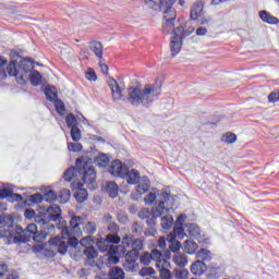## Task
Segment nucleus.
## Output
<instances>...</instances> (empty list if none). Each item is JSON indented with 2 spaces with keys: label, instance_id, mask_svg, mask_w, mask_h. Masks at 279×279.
<instances>
[{
  "label": "nucleus",
  "instance_id": "obj_48",
  "mask_svg": "<svg viewBox=\"0 0 279 279\" xmlns=\"http://www.w3.org/2000/svg\"><path fill=\"white\" fill-rule=\"evenodd\" d=\"M138 274H140V276H142V278H145V276H148V278H149V277L154 276V274H156V270H154V268H151V267H143Z\"/></svg>",
  "mask_w": 279,
  "mask_h": 279
},
{
  "label": "nucleus",
  "instance_id": "obj_54",
  "mask_svg": "<svg viewBox=\"0 0 279 279\" xmlns=\"http://www.w3.org/2000/svg\"><path fill=\"white\" fill-rule=\"evenodd\" d=\"M269 104H276L279 101V90H274L268 95Z\"/></svg>",
  "mask_w": 279,
  "mask_h": 279
},
{
  "label": "nucleus",
  "instance_id": "obj_10",
  "mask_svg": "<svg viewBox=\"0 0 279 279\" xmlns=\"http://www.w3.org/2000/svg\"><path fill=\"white\" fill-rule=\"evenodd\" d=\"M122 245L124 247H132L133 252H137L141 254L143 250H145V243L143 242L142 238H134V235L126 234L122 238Z\"/></svg>",
  "mask_w": 279,
  "mask_h": 279
},
{
  "label": "nucleus",
  "instance_id": "obj_51",
  "mask_svg": "<svg viewBox=\"0 0 279 279\" xmlns=\"http://www.w3.org/2000/svg\"><path fill=\"white\" fill-rule=\"evenodd\" d=\"M159 278L160 279H173V277L171 276V270H169L167 268L159 269Z\"/></svg>",
  "mask_w": 279,
  "mask_h": 279
},
{
  "label": "nucleus",
  "instance_id": "obj_28",
  "mask_svg": "<svg viewBox=\"0 0 279 279\" xmlns=\"http://www.w3.org/2000/svg\"><path fill=\"white\" fill-rule=\"evenodd\" d=\"M172 259L179 267H186V265H189V259L184 253H177L173 255Z\"/></svg>",
  "mask_w": 279,
  "mask_h": 279
},
{
  "label": "nucleus",
  "instance_id": "obj_49",
  "mask_svg": "<svg viewBox=\"0 0 279 279\" xmlns=\"http://www.w3.org/2000/svg\"><path fill=\"white\" fill-rule=\"evenodd\" d=\"M151 260V255H149L148 252H145L140 256V263L142 265H150Z\"/></svg>",
  "mask_w": 279,
  "mask_h": 279
},
{
  "label": "nucleus",
  "instance_id": "obj_31",
  "mask_svg": "<svg viewBox=\"0 0 279 279\" xmlns=\"http://www.w3.org/2000/svg\"><path fill=\"white\" fill-rule=\"evenodd\" d=\"M122 267L125 269V271H131L132 274H134L135 271H138L140 269L138 263L128 260V259H125Z\"/></svg>",
  "mask_w": 279,
  "mask_h": 279
},
{
  "label": "nucleus",
  "instance_id": "obj_60",
  "mask_svg": "<svg viewBox=\"0 0 279 279\" xmlns=\"http://www.w3.org/2000/svg\"><path fill=\"white\" fill-rule=\"evenodd\" d=\"M8 64V60L0 56V76L5 77V70L3 69L4 65Z\"/></svg>",
  "mask_w": 279,
  "mask_h": 279
},
{
  "label": "nucleus",
  "instance_id": "obj_1",
  "mask_svg": "<svg viewBox=\"0 0 279 279\" xmlns=\"http://www.w3.org/2000/svg\"><path fill=\"white\" fill-rule=\"evenodd\" d=\"M51 221H59L58 228L61 230L63 236H72L69 240L70 245L75 247L77 245V236H82V223L84 218L81 216H73L69 225L66 220L62 219V209L58 205H50L44 211L37 213L35 216V223L46 226L48 230H56V226Z\"/></svg>",
  "mask_w": 279,
  "mask_h": 279
},
{
  "label": "nucleus",
  "instance_id": "obj_34",
  "mask_svg": "<svg viewBox=\"0 0 279 279\" xmlns=\"http://www.w3.org/2000/svg\"><path fill=\"white\" fill-rule=\"evenodd\" d=\"M45 95L49 101H56L58 99V93L56 92V87L47 86L45 89Z\"/></svg>",
  "mask_w": 279,
  "mask_h": 279
},
{
  "label": "nucleus",
  "instance_id": "obj_7",
  "mask_svg": "<svg viewBox=\"0 0 279 279\" xmlns=\"http://www.w3.org/2000/svg\"><path fill=\"white\" fill-rule=\"evenodd\" d=\"M166 210L167 208H165V203L159 202L157 207L153 210H149V208H142L138 211V217L140 219H146L147 226H156L157 217H162Z\"/></svg>",
  "mask_w": 279,
  "mask_h": 279
},
{
  "label": "nucleus",
  "instance_id": "obj_23",
  "mask_svg": "<svg viewBox=\"0 0 279 279\" xmlns=\"http://www.w3.org/2000/svg\"><path fill=\"white\" fill-rule=\"evenodd\" d=\"M202 12H204V4L202 2H196L191 10V19L192 21H197L199 16H202Z\"/></svg>",
  "mask_w": 279,
  "mask_h": 279
},
{
  "label": "nucleus",
  "instance_id": "obj_38",
  "mask_svg": "<svg viewBox=\"0 0 279 279\" xmlns=\"http://www.w3.org/2000/svg\"><path fill=\"white\" fill-rule=\"evenodd\" d=\"M167 239L170 243L169 247H170L171 252H174V253L179 252L180 251V242L175 241V238H173L172 234H169Z\"/></svg>",
  "mask_w": 279,
  "mask_h": 279
},
{
  "label": "nucleus",
  "instance_id": "obj_52",
  "mask_svg": "<svg viewBox=\"0 0 279 279\" xmlns=\"http://www.w3.org/2000/svg\"><path fill=\"white\" fill-rule=\"evenodd\" d=\"M149 228L145 230V236H156L158 231L156 230V225H147Z\"/></svg>",
  "mask_w": 279,
  "mask_h": 279
},
{
  "label": "nucleus",
  "instance_id": "obj_16",
  "mask_svg": "<svg viewBox=\"0 0 279 279\" xmlns=\"http://www.w3.org/2000/svg\"><path fill=\"white\" fill-rule=\"evenodd\" d=\"M0 198L9 199V202H23V196L15 194L12 190L5 187L0 190Z\"/></svg>",
  "mask_w": 279,
  "mask_h": 279
},
{
  "label": "nucleus",
  "instance_id": "obj_55",
  "mask_svg": "<svg viewBox=\"0 0 279 279\" xmlns=\"http://www.w3.org/2000/svg\"><path fill=\"white\" fill-rule=\"evenodd\" d=\"M69 151H82V144L80 143H68Z\"/></svg>",
  "mask_w": 279,
  "mask_h": 279
},
{
  "label": "nucleus",
  "instance_id": "obj_6",
  "mask_svg": "<svg viewBox=\"0 0 279 279\" xmlns=\"http://www.w3.org/2000/svg\"><path fill=\"white\" fill-rule=\"evenodd\" d=\"M32 69L34 65L27 59L22 60L20 63L16 64V61L13 60L7 66V71L9 75L12 77H17L19 84H26L27 80H29V73H32Z\"/></svg>",
  "mask_w": 279,
  "mask_h": 279
},
{
  "label": "nucleus",
  "instance_id": "obj_15",
  "mask_svg": "<svg viewBox=\"0 0 279 279\" xmlns=\"http://www.w3.org/2000/svg\"><path fill=\"white\" fill-rule=\"evenodd\" d=\"M108 85L112 93L113 100L119 101V99H121V97H123V88H121V86H119V83L117 82V80H114L112 77H109Z\"/></svg>",
  "mask_w": 279,
  "mask_h": 279
},
{
  "label": "nucleus",
  "instance_id": "obj_25",
  "mask_svg": "<svg viewBox=\"0 0 279 279\" xmlns=\"http://www.w3.org/2000/svg\"><path fill=\"white\" fill-rule=\"evenodd\" d=\"M196 258H199L203 263H210V260H213V252L206 248H201L196 253Z\"/></svg>",
  "mask_w": 279,
  "mask_h": 279
},
{
  "label": "nucleus",
  "instance_id": "obj_64",
  "mask_svg": "<svg viewBox=\"0 0 279 279\" xmlns=\"http://www.w3.org/2000/svg\"><path fill=\"white\" fill-rule=\"evenodd\" d=\"M117 219L120 223H128V221H130V218H128L125 214H118Z\"/></svg>",
  "mask_w": 279,
  "mask_h": 279
},
{
  "label": "nucleus",
  "instance_id": "obj_46",
  "mask_svg": "<svg viewBox=\"0 0 279 279\" xmlns=\"http://www.w3.org/2000/svg\"><path fill=\"white\" fill-rule=\"evenodd\" d=\"M106 239L107 242H109V245H119V243H121V238L117 234L110 233L106 236Z\"/></svg>",
  "mask_w": 279,
  "mask_h": 279
},
{
  "label": "nucleus",
  "instance_id": "obj_56",
  "mask_svg": "<svg viewBox=\"0 0 279 279\" xmlns=\"http://www.w3.org/2000/svg\"><path fill=\"white\" fill-rule=\"evenodd\" d=\"M12 235V231L10 229H5L4 227H0V239H10Z\"/></svg>",
  "mask_w": 279,
  "mask_h": 279
},
{
  "label": "nucleus",
  "instance_id": "obj_21",
  "mask_svg": "<svg viewBox=\"0 0 279 279\" xmlns=\"http://www.w3.org/2000/svg\"><path fill=\"white\" fill-rule=\"evenodd\" d=\"M89 49L95 53L96 58H104V45L100 41H92L89 43Z\"/></svg>",
  "mask_w": 279,
  "mask_h": 279
},
{
  "label": "nucleus",
  "instance_id": "obj_47",
  "mask_svg": "<svg viewBox=\"0 0 279 279\" xmlns=\"http://www.w3.org/2000/svg\"><path fill=\"white\" fill-rule=\"evenodd\" d=\"M65 122L68 124L69 128L73 129V128H77V120L75 119V116H73V113H69L65 117Z\"/></svg>",
  "mask_w": 279,
  "mask_h": 279
},
{
  "label": "nucleus",
  "instance_id": "obj_32",
  "mask_svg": "<svg viewBox=\"0 0 279 279\" xmlns=\"http://www.w3.org/2000/svg\"><path fill=\"white\" fill-rule=\"evenodd\" d=\"M0 225L4 226L5 228H12V226H14V219L10 215H1Z\"/></svg>",
  "mask_w": 279,
  "mask_h": 279
},
{
  "label": "nucleus",
  "instance_id": "obj_11",
  "mask_svg": "<svg viewBox=\"0 0 279 279\" xmlns=\"http://www.w3.org/2000/svg\"><path fill=\"white\" fill-rule=\"evenodd\" d=\"M36 226L35 232L31 234V239L36 243H43L47 236L53 234L56 229H48L46 225L34 223Z\"/></svg>",
  "mask_w": 279,
  "mask_h": 279
},
{
  "label": "nucleus",
  "instance_id": "obj_43",
  "mask_svg": "<svg viewBox=\"0 0 279 279\" xmlns=\"http://www.w3.org/2000/svg\"><path fill=\"white\" fill-rule=\"evenodd\" d=\"M132 234H135L136 236H141L143 234V225L138 222H133L131 227Z\"/></svg>",
  "mask_w": 279,
  "mask_h": 279
},
{
  "label": "nucleus",
  "instance_id": "obj_8",
  "mask_svg": "<svg viewBox=\"0 0 279 279\" xmlns=\"http://www.w3.org/2000/svg\"><path fill=\"white\" fill-rule=\"evenodd\" d=\"M36 232V225L31 223L26 227L25 230L17 228V234H14V231H11L8 243H27L32 239V234Z\"/></svg>",
  "mask_w": 279,
  "mask_h": 279
},
{
  "label": "nucleus",
  "instance_id": "obj_33",
  "mask_svg": "<svg viewBox=\"0 0 279 279\" xmlns=\"http://www.w3.org/2000/svg\"><path fill=\"white\" fill-rule=\"evenodd\" d=\"M221 142L227 143L228 145H232V144L236 143V134H234L232 132H227L222 135Z\"/></svg>",
  "mask_w": 279,
  "mask_h": 279
},
{
  "label": "nucleus",
  "instance_id": "obj_22",
  "mask_svg": "<svg viewBox=\"0 0 279 279\" xmlns=\"http://www.w3.org/2000/svg\"><path fill=\"white\" fill-rule=\"evenodd\" d=\"M259 17L264 23H268V25H278V17L269 14L267 11H259Z\"/></svg>",
  "mask_w": 279,
  "mask_h": 279
},
{
  "label": "nucleus",
  "instance_id": "obj_61",
  "mask_svg": "<svg viewBox=\"0 0 279 279\" xmlns=\"http://www.w3.org/2000/svg\"><path fill=\"white\" fill-rule=\"evenodd\" d=\"M80 243L83 247H86L87 245H90L93 243V236L87 235V236L81 239Z\"/></svg>",
  "mask_w": 279,
  "mask_h": 279
},
{
  "label": "nucleus",
  "instance_id": "obj_2",
  "mask_svg": "<svg viewBox=\"0 0 279 279\" xmlns=\"http://www.w3.org/2000/svg\"><path fill=\"white\" fill-rule=\"evenodd\" d=\"M63 178L65 182H72L73 189H77L78 192L74 194V197L78 204H83L88 199V192L86 189H82L84 184H87L90 191L97 189V172H95V167L88 166L86 162H82L76 159V169L71 167L68 168Z\"/></svg>",
  "mask_w": 279,
  "mask_h": 279
},
{
  "label": "nucleus",
  "instance_id": "obj_37",
  "mask_svg": "<svg viewBox=\"0 0 279 279\" xmlns=\"http://www.w3.org/2000/svg\"><path fill=\"white\" fill-rule=\"evenodd\" d=\"M95 165H97L98 167H106V165H108L110 162V159L108 158L107 155L101 154L98 157H96L94 159Z\"/></svg>",
  "mask_w": 279,
  "mask_h": 279
},
{
  "label": "nucleus",
  "instance_id": "obj_39",
  "mask_svg": "<svg viewBox=\"0 0 279 279\" xmlns=\"http://www.w3.org/2000/svg\"><path fill=\"white\" fill-rule=\"evenodd\" d=\"M145 5L147 8H151V10L158 11V8L162 4V0H144Z\"/></svg>",
  "mask_w": 279,
  "mask_h": 279
},
{
  "label": "nucleus",
  "instance_id": "obj_14",
  "mask_svg": "<svg viewBox=\"0 0 279 279\" xmlns=\"http://www.w3.org/2000/svg\"><path fill=\"white\" fill-rule=\"evenodd\" d=\"M83 254L85 256V266L86 267H93L95 265V258L99 255L97 253V250L93 246H87L84 248Z\"/></svg>",
  "mask_w": 279,
  "mask_h": 279
},
{
  "label": "nucleus",
  "instance_id": "obj_63",
  "mask_svg": "<svg viewBox=\"0 0 279 279\" xmlns=\"http://www.w3.org/2000/svg\"><path fill=\"white\" fill-rule=\"evenodd\" d=\"M56 110L59 114H62L64 111V102H62V100H56Z\"/></svg>",
  "mask_w": 279,
  "mask_h": 279
},
{
  "label": "nucleus",
  "instance_id": "obj_24",
  "mask_svg": "<svg viewBox=\"0 0 279 279\" xmlns=\"http://www.w3.org/2000/svg\"><path fill=\"white\" fill-rule=\"evenodd\" d=\"M109 279H125V271L121 267H112L108 272Z\"/></svg>",
  "mask_w": 279,
  "mask_h": 279
},
{
  "label": "nucleus",
  "instance_id": "obj_26",
  "mask_svg": "<svg viewBox=\"0 0 279 279\" xmlns=\"http://www.w3.org/2000/svg\"><path fill=\"white\" fill-rule=\"evenodd\" d=\"M106 192L108 193L109 197H117L119 195V185L114 181H109L106 185Z\"/></svg>",
  "mask_w": 279,
  "mask_h": 279
},
{
  "label": "nucleus",
  "instance_id": "obj_58",
  "mask_svg": "<svg viewBox=\"0 0 279 279\" xmlns=\"http://www.w3.org/2000/svg\"><path fill=\"white\" fill-rule=\"evenodd\" d=\"M85 77H86V80H89V82H96L97 81V74L92 69H89L85 73Z\"/></svg>",
  "mask_w": 279,
  "mask_h": 279
},
{
  "label": "nucleus",
  "instance_id": "obj_19",
  "mask_svg": "<svg viewBox=\"0 0 279 279\" xmlns=\"http://www.w3.org/2000/svg\"><path fill=\"white\" fill-rule=\"evenodd\" d=\"M151 183L149 179L147 177H143L137 185L136 192L138 193V195H143L147 193V191H149Z\"/></svg>",
  "mask_w": 279,
  "mask_h": 279
},
{
  "label": "nucleus",
  "instance_id": "obj_57",
  "mask_svg": "<svg viewBox=\"0 0 279 279\" xmlns=\"http://www.w3.org/2000/svg\"><path fill=\"white\" fill-rule=\"evenodd\" d=\"M145 204H148L149 206H151V204H154V202H156V194L150 192L148 193L145 198H144Z\"/></svg>",
  "mask_w": 279,
  "mask_h": 279
},
{
  "label": "nucleus",
  "instance_id": "obj_4",
  "mask_svg": "<svg viewBox=\"0 0 279 279\" xmlns=\"http://www.w3.org/2000/svg\"><path fill=\"white\" fill-rule=\"evenodd\" d=\"M177 1L178 0H162L158 8V10L162 12V29L166 34H171V31L178 27L179 21H184V19H179L175 21L178 12L173 9V3Z\"/></svg>",
  "mask_w": 279,
  "mask_h": 279
},
{
  "label": "nucleus",
  "instance_id": "obj_53",
  "mask_svg": "<svg viewBox=\"0 0 279 279\" xmlns=\"http://www.w3.org/2000/svg\"><path fill=\"white\" fill-rule=\"evenodd\" d=\"M187 231H189V234H191L192 236H197V234H199V227H197V225L195 223H191L187 227Z\"/></svg>",
  "mask_w": 279,
  "mask_h": 279
},
{
  "label": "nucleus",
  "instance_id": "obj_36",
  "mask_svg": "<svg viewBox=\"0 0 279 279\" xmlns=\"http://www.w3.org/2000/svg\"><path fill=\"white\" fill-rule=\"evenodd\" d=\"M83 232H85L86 234H95V232H97V223L93 222V221H88L85 223L84 228H83Z\"/></svg>",
  "mask_w": 279,
  "mask_h": 279
},
{
  "label": "nucleus",
  "instance_id": "obj_27",
  "mask_svg": "<svg viewBox=\"0 0 279 279\" xmlns=\"http://www.w3.org/2000/svg\"><path fill=\"white\" fill-rule=\"evenodd\" d=\"M199 245H197L196 242L192 241V240H186L184 242V246H183V252H185L186 254H195V252H197Z\"/></svg>",
  "mask_w": 279,
  "mask_h": 279
},
{
  "label": "nucleus",
  "instance_id": "obj_30",
  "mask_svg": "<svg viewBox=\"0 0 279 279\" xmlns=\"http://www.w3.org/2000/svg\"><path fill=\"white\" fill-rule=\"evenodd\" d=\"M28 80H31V84L33 86H40L43 75L38 71H33L32 73H29Z\"/></svg>",
  "mask_w": 279,
  "mask_h": 279
},
{
  "label": "nucleus",
  "instance_id": "obj_50",
  "mask_svg": "<svg viewBox=\"0 0 279 279\" xmlns=\"http://www.w3.org/2000/svg\"><path fill=\"white\" fill-rule=\"evenodd\" d=\"M151 260H156V263H160V258H162V253L158 251V248H155L149 254Z\"/></svg>",
  "mask_w": 279,
  "mask_h": 279
},
{
  "label": "nucleus",
  "instance_id": "obj_9",
  "mask_svg": "<svg viewBox=\"0 0 279 279\" xmlns=\"http://www.w3.org/2000/svg\"><path fill=\"white\" fill-rule=\"evenodd\" d=\"M62 236L63 238H52L49 240V243L50 245H52V247H54V250H57V252H59V254L64 256V254H66V252L69 251V245L70 247H77L80 245V242L77 243V245L73 246L69 241L75 235L69 236L62 234Z\"/></svg>",
  "mask_w": 279,
  "mask_h": 279
},
{
  "label": "nucleus",
  "instance_id": "obj_20",
  "mask_svg": "<svg viewBox=\"0 0 279 279\" xmlns=\"http://www.w3.org/2000/svg\"><path fill=\"white\" fill-rule=\"evenodd\" d=\"M128 184H138V180H141V173L136 169L128 168V173L125 175Z\"/></svg>",
  "mask_w": 279,
  "mask_h": 279
},
{
  "label": "nucleus",
  "instance_id": "obj_62",
  "mask_svg": "<svg viewBox=\"0 0 279 279\" xmlns=\"http://www.w3.org/2000/svg\"><path fill=\"white\" fill-rule=\"evenodd\" d=\"M43 199H45V196L37 193V194H34L31 196V201L34 203V204H40V202H43Z\"/></svg>",
  "mask_w": 279,
  "mask_h": 279
},
{
  "label": "nucleus",
  "instance_id": "obj_59",
  "mask_svg": "<svg viewBox=\"0 0 279 279\" xmlns=\"http://www.w3.org/2000/svg\"><path fill=\"white\" fill-rule=\"evenodd\" d=\"M36 211L34 209H25L24 211V217L26 219H34V221H36Z\"/></svg>",
  "mask_w": 279,
  "mask_h": 279
},
{
  "label": "nucleus",
  "instance_id": "obj_44",
  "mask_svg": "<svg viewBox=\"0 0 279 279\" xmlns=\"http://www.w3.org/2000/svg\"><path fill=\"white\" fill-rule=\"evenodd\" d=\"M58 194H56V191L48 190L46 193H44V199L46 202H57Z\"/></svg>",
  "mask_w": 279,
  "mask_h": 279
},
{
  "label": "nucleus",
  "instance_id": "obj_3",
  "mask_svg": "<svg viewBox=\"0 0 279 279\" xmlns=\"http://www.w3.org/2000/svg\"><path fill=\"white\" fill-rule=\"evenodd\" d=\"M160 87H156L154 84H146L143 88L141 86H132L128 89L126 101L131 106H143L144 108H149L158 97H160Z\"/></svg>",
  "mask_w": 279,
  "mask_h": 279
},
{
  "label": "nucleus",
  "instance_id": "obj_35",
  "mask_svg": "<svg viewBox=\"0 0 279 279\" xmlns=\"http://www.w3.org/2000/svg\"><path fill=\"white\" fill-rule=\"evenodd\" d=\"M172 226H173V216L167 215L161 218V228L163 230H169L170 228H172Z\"/></svg>",
  "mask_w": 279,
  "mask_h": 279
},
{
  "label": "nucleus",
  "instance_id": "obj_42",
  "mask_svg": "<svg viewBox=\"0 0 279 279\" xmlns=\"http://www.w3.org/2000/svg\"><path fill=\"white\" fill-rule=\"evenodd\" d=\"M71 136L74 143H77L82 138V131L77 126H72Z\"/></svg>",
  "mask_w": 279,
  "mask_h": 279
},
{
  "label": "nucleus",
  "instance_id": "obj_40",
  "mask_svg": "<svg viewBox=\"0 0 279 279\" xmlns=\"http://www.w3.org/2000/svg\"><path fill=\"white\" fill-rule=\"evenodd\" d=\"M140 256H141V253L130 250L126 252L124 258H125V260H131V262L136 263V260H138Z\"/></svg>",
  "mask_w": 279,
  "mask_h": 279
},
{
  "label": "nucleus",
  "instance_id": "obj_45",
  "mask_svg": "<svg viewBox=\"0 0 279 279\" xmlns=\"http://www.w3.org/2000/svg\"><path fill=\"white\" fill-rule=\"evenodd\" d=\"M172 236L173 239H175V236H178V239H184V227L175 225Z\"/></svg>",
  "mask_w": 279,
  "mask_h": 279
},
{
  "label": "nucleus",
  "instance_id": "obj_18",
  "mask_svg": "<svg viewBox=\"0 0 279 279\" xmlns=\"http://www.w3.org/2000/svg\"><path fill=\"white\" fill-rule=\"evenodd\" d=\"M161 197H162V202L163 203V208H166L165 215L166 213L169 211V208H171V206H173V196H171V192L167 191V190H161Z\"/></svg>",
  "mask_w": 279,
  "mask_h": 279
},
{
  "label": "nucleus",
  "instance_id": "obj_17",
  "mask_svg": "<svg viewBox=\"0 0 279 279\" xmlns=\"http://www.w3.org/2000/svg\"><path fill=\"white\" fill-rule=\"evenodd\" d=\"M206 269H208V267L203 260L199 259L191 265V271L194 276H203Z\"/></svg>",
  "mask_w": 279,
  "mask_h": 279
},
{
  "label": "nucleus",
  "instance_id": "obj_41",
  "mask_svg": "<svg viewBox=\"0 0 279 279\" xmlns=\"http://www.w3.org/2000/svg\"><path fill=\"white\" fill-rule=\"evenodd\" d=\"M174 278L177 279H189V270L184 268L174 269Z\"/></svg>",
  "mask_w": 279,
  "mask_h": 279
},
{
  "label": "nucleus",
  "instance_id": "obj_5",
  "mask_svg": "<svg viewBox=\"0 0 279 279\" xmlns=\"http://www.w3.org/2000/svg\"><path fill=\"white\" fill-rule=\"evenodd\" d=\"M173 36L170 41V50L172 56H178L182 49V39L191 36L195 32L194 27L186 28V20L177 22V27L171 31Z\"/></svg>",
  "mask_w": 279,
  "mask_h": 279
},
{
  "label": "nucleus",
  "instance_id": "obj_29",
  "mask_svg": "<svg viewBox=\"0 0 279 279\" xmlns=\"http://www.w3.org/2000/svg\"><path fill=\"white\" fill-rule=\"evenodd\" d=\"M71 199V191L68 189H62L58 194H57V202L59 204H66Z\"/></svg>",
  "mask_w": 279,
  "mask_h": 279
},
{
  "label": "nucleus",
  "instance_id": "obj_13",
  "mask_svg": "<svg viewBox=\"0 0 279 279\" xmlns=\"http://www.w3.org/2000/svg\"><path fill=\"white\" fill-rule=\"evenodd\" d=\"M96 246L100 252H107L109 256H114L117 252H119V246H114L108 242V240L105 238H100L96 242Z\"/></svg>",
  "mask_w": 279,
  "mask_h": 279
},
{
  "label": "nucleus",
  "instance_id": "obj_12",
  "mask_svg": "<svg viewBox=\"0 0 279 279\" xmlns=\"http://www.w3.org/2000/svg\"><path fill=\"white\" fill-rule=\"evenodd\" d=\"M109 173L113 178H125L128 175V166L123 165L121 160L116 159L110 163Z\"/></svg>",
  "mask_w": 279,
  "mask_h": 279
}]
</instances>
